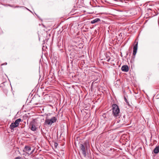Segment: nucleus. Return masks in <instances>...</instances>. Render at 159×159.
Listing matches in <instances>:
<instances>
[{"instance_id":"1","label":"nucleus","mask_w":159,"mask_h":159,"mask_svg":"<svg viewBox=\"0 0 159 159\" xmlns=\"http://www.w3.org/2000/svg\"><path fill=\"white\" fill-rule=\"evenodd\" d=\"M112 114L114 116L117 117L119 116L120 110L116 104H113L112 105Z\"/></svg>"},{"instance_id":"2","label":"nucleus","mask_w":159,"mask_h":159,"mask_svg":"<svg viewBox=\"0 0 159 159\" xmlns=\"http://www.w3.org/2000/svg\"><path fill=\"white\" fill-rule=\"evenodd\" d=\"M56 120L57 119L55 117H52L50 119H46L44 122V124L51 125L53 123L55 122Z\"/></svg>"},{"instance_id":"3","label":"nucleus","mask_w":159,"mask_h":159,"mask_svg":"<svg viewBox=\"0 0 159 159\" xmlns=\"http://www.w3.org/2000/svg\"><path fill=\"white\" fill-rule=\"evenodd\" d=\"M21 121V120L20 118L17 119L15 120L14 123H11L10 125V128L11 129H12L17 127L18 126L20 122Z\"/></svg>"},{"instance_id":"4","label":"nucleus","mask_w":159,"mask_h":159,"mask_svg":"<svg viewBox=\"0 0 159 159\" xmlns=\"http://www.w3.org/2000/svg\"><path fill=\"white\" fill-rule=\"evenodd\" d=\"M80 148L81 150L82 151V153L84 155V157H85L86 156L85 148L83 144H80Z\"/></svg>"},{"instance_id":"5","label":"nucleus","mask_w":159,"mask_h":159,"mask_svg":"<svg viewBox=\"0 0 159 159\" xmlns=\"http://www.w3.org/2000/svg\"><path fill=\"white\" fill-rule=\"evenodd\" d=\"M138 47V43L137 42L134 45L133 47V54L134 56H135L137 51Z\"/></svg>"},{"instance_id":"6","label":"nucleus","mask_w":159,"mask_h":159,"mask_svg":"<svg viewBox=\"0 0 159 159\" xmlns=\"http://www.w3.org/2000/svg\"><path fill=\"white\" fill-rule=\"evenodd\" d=\"M121 70L125 72H127L129 71V68L127 65H124L121 68Z\"/></svg>"},{"instance_id":"7","label":"nucleus","mask_w":159,"mask_h":159,"mask_svg":"<svg viewBox=\"0 0 159 159\" xmlns=\"http://www.w3.org/2000/svg\"><path fill=\"white\" fill-rule=\"evenodd\" d=\"M154 152L157 154L159 152V145L157 146L153 150Z\"/></svg>"},{"instance_id":"8","label":"nucleus","mask_w":159,"mask_h":159,"mask_svg":"<svg viewBox=\"0 0 159 159\" xmlns=\"http://www.w3.org/2000/svg\"><path fill=\"white\" fill-rule=\"evenodd\" d=\"M100 21V19L99 18H96L95 19L92 20L91 21V23L92 24H94L97 22H99Z\"/></svg>"},{"instance_id":"9","label":"nucleus","mask_w":159,"mask_h":159,"mask_svg":"<svg viewBox=\"0 0 159 159\" xmlns=\"http://www.w3.org/2000/svg\"><path fill=\"white\" fill-rule=\"evenodd\" d=\"M117 121V123H119L120 122H121V123L120 124V125L119 126V127H120L124 123V121H123V119L121 120H119L118 119L117 120H116V121Z\"/></svg>"},{"instance_id":"10","label":"nucleus","mask_w":159,"mask_h":159,"mask_svg":"<svg viewBox=\"0 0 159 159\" xmlns=\"http://www.w3.org/2000/svg\"><path fill=\"white\" fill-rule=\"evenodd\" d=\"M25 150L26 151L29 152L31 150L30 147L29 146H25Z\"/></svg>"},{"instance_id":"11","label":"nucleus","mask_w":159,"mask_h":159,"mask_svg":"<svg viewBox=\"0 0 159 159\" xmlns=\"http://www.w3.org/2000/svg\"><path fill=\"white\" fill-rule=\"evenodd\" d=\"M31 126L30 129L32 130L33 131H35L36 130L37 128L34 125L32 124Z\"/></svg>"},{"instance_id":"12","label":"nucleus","mask_w":159,"mask_h":159,"mask_svg":"<svg viewBox=\"0 0 159 159\" xmlns=\"http://www.w3.org/2000/svg\"><path fill=\"white\" fill-rule=\"evenodd\" d=\"M110 59L111 58L110 57L106 56L105 60H106L107 61L109 62L110 61Z\"/></svg>"},{"instance_id":"13","label":"nucleus","mask_w":159,"mask_h":159,"mask_svg":"<svg viewBox=\"0 0 159 159\" xmlns=\"http://www.w3.org/2000/svg\"><path fill=\"white\" fill-rule=\"evenodd\" d=\"M23 7V6H16L15 7H14V8H17V7L21 8V7Z\"/></svg>"},{"instance_id":"14","label":"nucleus","mask_w":159,"mask_h":159,"mask_svg":"<svg viewBox=\"0 0 159 159\" xmlns=\"http://www.w3.org/2000/svg\"><path fill=\"white\" fill-rule=\"evenodd\" d=\"M7 62H5V63H4L3 64H2V65H7Z\"/></svg>"},{"instance_id":"15","label":"nucleus","mask_w":159,"mask_h":159,"mask_svg":"<svg viewBox=\"0 0 159 159\" xmlns=\"http://www.w3.org/2000/svg\"><path fill=\"white\" fill-rule=\"evenodd\" d=\"M125 102H127V101L125 97Z\"/></svg>"},{"instance_id":"16","label":"nucleus","mask_w":159,"mask_h":159,"mask_svg":"<svg viewBox=\"0 0 159 159\" xmlns=\"http://www.w3.org/2000/svg\"><path fill=\"white\" fill-rule=\"evenodd\" d=\"M34 149H33V150H32V151H31V153H32L34 151Z\"/></svg>"},{"instance_id":"17","label":"nucleus","mask_w":159,"mask_h":159,"mask_svg":"<svg viewBox=\"0 0 159 159\" xmlns=\"http://www.w3.org/2000/svg\"><path fill=\"white\" fill-rule=\"evenodd\" d=\"M57 143H55V146H57Z\"/></svg>"},{"instance_id":"18","label":"nucleus","mask_w":159,"mask_h":159,"mask_svg":"<svg viewBox=\"0 0 159 159\" xmlns=\"http://www.w3.org/2000/svg\"><path fill=\"white\" fill-rule=\"evenodd\" d=\"M9 6H10V7H12V6H11V5H9Z\"/></svg>"},{"instance_id":"19","label":"nucleus","mask_w":159,"mask_h":159,"mask_svg":"<svg viewBox=\"0 0 159 159\" xmlns=\"http://www.w3.org/2000/svg\"><path fill=\"white\" fill-rule=\"evenodd\" d=\"M125 116H123V117H124H124H125Z\"/></svg>"},{"instance_id":"20","label":"nucleus","mask_w":159,"mask_h":159,"mask_svg":"<svg viewBox=\"0 0 159 159\" xmlns=\"http://www.w3.org/2000/svg\"><path fill=\"white\" fill-rule=\"evenodd\" d=\"M26 8L27 9H28V10H29L28 8Z\"/></svg>"}]
</instances>
